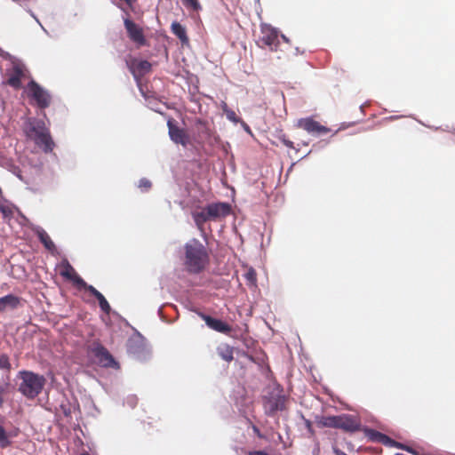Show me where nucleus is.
I'll return each mask as SVG.
<instances>
[{"label":"nucleus","instance_id":"1","mask_svg":"<svg viewBox=\"0 0 455 455\" xmlns=\"http://www.w3.org/2000/svg\"><path fill=\"white\" fill-rule=\"evenodd\" d=\"M26 136L34 140L44 153H50L55 146L49 130L43 121L28 118L24 124Z\"/></svg>","mask_w":455,"mask_h":455},{"label":"nucleus","instance_id":"2","mask_svg":"<svg viewBox=\"0 0 455 455\" xmlns=\"http://www.w3.org/2000/svg\"><path fill=\"white\" fill-rule=\"evenodd\" d=\"M185 266L193 274L202 272L209 262L205 247L197 240H193L185 246Z\"/></svg>","mask_w":455,"mask_h":455},{"label":"nucleus","instance_id":"3","mask_svg":"<svg viewBox=\"0 0 455 455\" xmlns=\"http://www.w3.org/2000/svg\"><path fill=\"white\" fill-rule=\"evenodd\" d=\"M231 207L227 203H212L204 207L201 212H192L193 220L200 230L207 221L217 220L230 214Z\"/></svg>","mask_w":455,"mask_h":455},{"label":"nucleus","instance_id":"4","mask_svg":"<svg viewBox=\"0 0 455 455\" xmlns=\"http://www.w3.org/2000/svg\"><path fill=\"white\" fill-rule=\"evenodd\" d=\"M21 382L19 391L27 398L33 399L37 396L44 388L45 379L44 376L28 371L19 373Z\"/></svg>","mask_w":455,"mask_h":455},{"label":"nucleus","instance_id":"5","mask_svg":"<svg viewBox=\"0 0 455 455\" xmlns=\"http://www.w3.org/2000/svg\"><path fill=\"white\" fill-rule=\"evenodd\" d=\"M28 93L39 108L44 109L50 106L52 101L50 93L34 80L28 84Z\"/></svg>","mask_w":455,"mask_h":455},{"label":"nucleus","instance_id":"6","mask_svg":"<svg viewBox=\"0 0 455 455\" xmlns=\"http://www.w3.org/2000/svg\"><path fill=\"white\" fill-rule=\"evenodd\" d=\"M257 43L259 47H268L270 51H276L279 44L277 30L268 24H261L260 36Z\"/></svg>","mask_w":455,"mask_h":455},{"label":"nucleus","instance_id":"7","mask_svg":"<svg viewBox=\"0 0 455 455\" xmlns=\"http://www.w3.org/2000/svg\"><path fill=\"white\" fill-rule=\"evenodd\" d=\"M124 25L128 37L137 45L138 48L148 45V41L145 37L143 28L140 26L129 18H125L124 20Z\"/></svg>","mask_w":455,"mask_h":455},{"label":"nucleus","instance_id":"8","mask_svg":"<svg viewBox=\"0 0 455 455\" xmlns=\"http://www.w3.org/2000/svg\"><path fill=\"white\" fill-rule=\"evenodd\" d=\"M167 127L170 139L172 142L180 144L184 148H187L191 144V138L188 134L187 131L179 127L173 118L168 119Z\"/></svg>","mask_w":455,"mask_h":455},{"label":"nucleus","instance_id":"9","mask_svg":"<svg viewBox=\"0 0 455 455\" xmlns=\"http://www.w3.org/2000/svg\"><path fill=\"white\" fill-rule=\"evenodd\" d=\"M26 67L19 61H13L12 68L7 70L8 79L6 84L14 89H20L22 79L26 76Z\"/></svg>","mask_w":455,"mask_h":455},{"label":"nucleus","instance_id":"10","mask_svg":"<svg viewBox=\"0 0 455 455\" xmlns=\"http://www.w3.org/2000/svg\"><path fill=\"white\" fill-rule=\"evenodd\" d=\"M91 352L96 357L100 366L107 368H115L117 366V363L114 359L113 355L100 343H93L91 348Z\"/></svg>","mask_w":455,"mask_h":455},{"label":"nucleus","instance_id":"11","mask_svg":"<svg viewBox=\"0 0 455 455\" xmlns=\"http://www.w3.org/2000/svg\"><path fill=\"white\" fill-rule=\"evenodd\" d=\"M213 132L211 130L208 123L202 119H196L195 122L194 140L199 145L212 143Z\"/></svg>","mask_w":455,"mask_h":455},{"label":"nucleus","instance_id":"12","mask_svg":"<svg viewBox=\"0 0 455 455\" xmlns=\"http://www.w3.org/2000/svg\"><path fill=\"white\" fill-rule=\"evenodd\" d=\"M336 428L348 433H355L361 429V422L359 419L350 414L338 415Z\"/></svg>","mask_w":455,"mask_h":455},{"label":"nucleus","instance_id":"13","mask_svg":"<svg viewBox=\"0 0 455 455\" xmlns=\"http://www.w3.org/2000/svg\"><path fill=\"white\" fill-rule=\"evenodd\" d=\"M298 127L307 131L313 135H323L330 132V129L322 125L319 122L312 117L301 118L298 121Z\"/></svg>","mask_w":455,"mask_h":455},{"label":"nucleus","instance_id":"14","mask_svg":"<svg viewBox=\"0 0 455 455\" xmlns=\"http://www.w3.org/2000/svg\"><path fill=\"white\" fill-rule=\"evenodd\" d=\"M60 274L64 278L72 281L79 288H84L87 283L80 277L68 259H63L60 264Z\"/></svg>","mask_w":455,"mask_h":455},{"label":"nucleus","instance_id":"15","mask_svg":"<svg viewBox=\"0 0 455 455\" xmlns=\"http://www.w3.org/2000/svg\"><path fill=\"white\" fill-rule=\"evenodd\" d=\"M200 316L209 328L218 332L228 334L232 331V327L222 320L213 318L211 315L203 313L200 314Z\"/></svg>","mask_w":455,"mask_h":455},{"label":"nucleus","instance_id":"16","mask_svg":"<svg viewBox=\"0 0 455 455\" xmlns=\"http://www.w3.org/2000/svg\"><path fill=\"white\" fill-rule=\"evenodd\" d=\"M287 397L283 395L270 397L267 402V407L270 413L286 409Z\"/></svg>","mask_w":455,"mask_h":455},{"label":"nucleus","instance_id":"17","mask_svg":"<svg viewBox=\"0 0 455 455\" xmlns=\"http://www.w3.org/2000/svg\"><path fill=\"white\" fill-rule=\"evenodd\" d=\"M84 289L89 291L92 296H94L98 299L100 307L104 313L109 314L111 310L109 303L96 288L87 283Z\"/></svg>","mask_w":455,"mask_h":455},{"label":"nucleus","instance_id":"18","mask_svg":"<svg viewBox=\"0 0 455 455\" xmlns=\"http://www.w3.org/2000/svg\"><path fill=\"white\" fill-rule=\"evenodd\" d=\"M20 305V298L13 294H8L0 298V313L6 309H15Z\"/></svg>","mask_w":455,"mask_h":455},{"label":"nucleus","instance_id":"19","mask_svg":"<svg viewBox=\"0 0 455 455\" xmlns=\"http://www.w3.org/2000/svg\"><path fill=\"white\" fill-rule=\"evenodd\" d=\"M218 355L226 362H231L234 359V349L228 344H221L217 347Z\"/></svg>","mask_w":455,"mask_h":455},{"label":"nucleus","instance_id":"20","mask_svg":"<svg viewBox=\"0 0 455 455\" xmlns=\"http://www.w3.org/2000/svg\"><path fill=\"white\" fill-rule=\"evenodd\" d=\"M171 30L182 43L188 41L186 28L180 23L177 21L172 22Z\"/></svg>","mask_w":455,"mask_h":455},{"label":"nucleus","instance_id":"21","mask_svg":"<svg viewBox=\"0 0 455 455\" xmlns=\"http://www.w3.org/2000/svg\"><path fill=\"white\" fill-rule=\"evenodd\" d=\"M37 236H38L40 242L45 247V249H47L49 251L54 252L57 250L56 246H55L54 243L52 242V240L51 239L50 235L44 230L39 231L37 233Z\"/></svg>","mask_w":455,"mask_h":455},{"label":"nucleus","instance_id":"22","mask_svg":"<svg viewBox=\"0 0 455 455\" xmlns=\"http://www.w3.org/2000/svg\"><path fill=\"white\" fill-rule=\"evenodd\" d=\"M151 63L148 60H140L136 66L132 68V72L134 76L138 73L140 76H144L151 71Z\"/></svg>","mask_w":455,"mask_h":455},{"label":"nucleus","instance_id":"23","mask_svg":"<svg viewBox=\"0 0 455 455\" xmlns=\"http://www.w3.org/2000/svg\"><path fill=\"white\" fill-rule=\"evenodd\" d=\"M337 416H322L316 419V424L320 427L336 428Z\"/></svg>","mask_w":455,"mask_h":455},{"label":"nucleus","instance_id":"24","mask_svg":"<svg viewBox=\"0 0 455 455\" xmlns=\"http://www.w3.org/2000/svg\"><path fill=\"white\" fill-rule=\"evenodd\" d=\"M364 435L371 442L380 443L385 434L375 429L365 427L363 429Z\"/></svg>","mask_w":455,"mask_h":455},{"label":"nucleus","instance_id":"25","mask_svg":"<svg viewBox=\"0 0 455 455\" xmlns=\"http://www.w3.org/2000/svg\"><path fill=\"white\" fill-rule=\"evenodd\" d=\"M274 136L285 147L289 148H294L293 142L287 138V136L283 132L282 130L276 131Z\"/></svg>","mask_w":455,"mask_h":455},{"label":"nucleus","instance_id":"26","mask_svg":"<svg viewBox=\"0 0 455 455\" xmlns=\"http://www.w3.org/2000/svg\"><path fill=\"white\" fill-rule=\"evenodd\" d=\"M380 443L385 445V446H387V447H395V448H397V449H402L403 444V443H401L399 442H396V441L393 440L392 438H390L387 435H384Z\"/></svg>","mask_w":455,"mask_h":455},{"label":"nucleus","instance_id":"27","mask_svg":"<svg viewBox=\"0 0 455 455\" xmlns=\"http://www.w3.org/2000/svg\"><path fill=\"white\" fill-rule=\"evenodd\" d=\"M12 368L9 356L5 354L0 355V370L10 371Z\"/></svg>","mask_w":455,"mask_h":455},{"label":"nucleus","instance_id":"28","mask_svg":"<svg viewBox=\"0 0 455 455\" xmlns=\"http://www.w3.org/2000/svg\"><path fill=\"white\" fill-rule=\"evenodd\" d=\"M401 450L405 451L412 455H427V453L423 451V449H415V448H412L406 444H403V447Z\"/></svg>","mask_w":455,"mask_h":455},{"label":"nucleus","instance_id":"29","mask_svg":"<svg viewBox=\"0 0 455 455\" xmlns=\"http://www.w3.org/2000/svg\"><path fill=\"white\" fill-rule=\"evenodd\" d=\"M185 6L191 8L194 11L201 9V4L198 0H182Z\"/></svg>","mask_w":455,"mask_h":455},{"label":"nucleus","instance_id":"30","mask_svg":"<svg viewBox=\"0 0 455 455\" xmlns=\"http://www.w3.org/2000/svg\"><path fill=\"white\" fill-rule=\"evenodd\" d=\"M10 444V442L7 438L6 432L4 428L0 426V445L1 447L4 448L7 447Z\"/></svg>","mask_w":455,"mask_h":455},{"label":"nucleus","instance_id":"31","mask_svg":"<svg viewBox=\"0 0 455 455\" xmlns=\"http://www.w3.org/2000/svg\"><path fill=\"white\" fill-rule=\"evenodd\" d=\"M152 187V183L149 180L146 179V178H142L139 181V188L142 190V191H148Z\"/></svg>","mask_w":455,"mask_h":455},{"label":"nucleus","instance_id":"32","mask_svg":"<svg viewBox=\"0 0 455 455\" xmlns=\"http://www.w3.org/2000/svg\"><path fill=\"white\" fill-rule=\"evenodd\" d=\"M245 278L251 283L255 284L257 281V275L255 270L253 268H250L245 274Z\"/></svg>","mask_w":455,"mask_h":455},{"label":"nucleus","instance_id":"33","mask_svg":"<svg viewBox=\"0 0 455 455\" xmlns=\"http://www.w3.org/2000/svg\"><path fill=\"white\" fill-rule=\"evenodd\" d=\"M0 212L4 217H12L13 214L12 210L10 207L4 205L0 207Z\"/></svg>","mask_w":455,"mask_h":455},{"label":"nucleus","instance_id":"34","mask_svg":"<svg viewBox=\"0 0 455 455\" xmlns=\"http://www.w3.org/2000/svg\"><path fill=\"white\" fill-rule=\"evenodd\" d=\"M227 105L225 104L224 111L227 113V116L229 120L235 122L236 115L233 110H226Z\"/></svg>","mask_w":455,"mask_h":455},{"label":"nucleus","instance_id":"35","mask_svg":"<svg viewBox=\"0 0 455 455\" xmlns=\"http://www.w3.org/2000/svg\"><path fill=\"white\" fill-rule=\"evenodd\" d=\"M248 455H269V454L264 451H250L248 453Z\"/></svg>","mask_w":455,"mask_h":455},{"label":"nucleus","instance_id":"36","mask_svg":"<svg viewBox=\"0 0 455 455\" xmlns=\"http://www.w3.org/2000/svg\"><path fill=\"white\" fill-rule=\"evenodd\" d=\"M253 432L260 438L263 437V435H261L259 429L256 427V426H253Z\"/></svg>","mask_w":455,"mask_h":455},{"label":"nucleus","instance_id":"37","mask_svg":"<svg viewBox=\"0 0 455 455\" xmlns=\"http://www.w3.org/2000/svg\"><path fill=\"white\" fill-rule=\"evenodd\" d=\"M306 426H307V429H308L309 431H311V430H312V424H311V422H310L309 420H307V421H306Z\"/></svg>","mask_w":455,"mask_h":455},{"label":"nucleus","instance_id":"38","mask_svg":"<svg viewBox=\"0 0 455 455\" xmlns=\"http://www.w3.org/2000/svg\"><path fill=\"white\" fill-rule=\"evenodd\" d=\"M335 453H336L337 455H347V454H346L345 452L340 451H338V450H335Z\"/></svg>","mask_w":455,"mask_h":455}]
</instances>
